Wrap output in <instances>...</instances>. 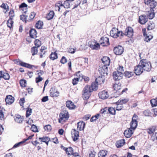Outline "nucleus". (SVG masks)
I'll list each match as a JSON object with an SVG mask.
<instances>
[{"mask_svg":"<svg viewBox=\"0 0 157 157\" xmlns=\"http://www.w3.org/2000/svg\"><path fill=\"white\" fill-rule=\"evenodd\" d=\"M44 129L47 132H50L52 130V127L49 124L47 125L44 127Z\"/></svg>","mask_w":157,"mask_h":157,"instance_id":"nucleus-53","label":"nucleus"},{"mask_svg":"<svg viewBox=\"0 0 157 157\" xmlns=\"http://www.w3.org/2000/svg\"><path fill=\"white\" fill-rule=\"evenodd\" d=\"M91 90L90 87V86L87 85L84 88L83 90V92L90 93V92H92Z\"/></svg>","mask_w":157,"mask_h":157,"instance_id":"nucleus-43","label":"nucleus"},{"mask_svg":"<svg viewBox=\"0 0 157 157\" xmlns=\"http://www.w3.org/2000/svg\"><path fill=\"white\" fill-rule=\"evenodd\" d=\"M9 16L10 18L9 19L12 20L13 17L14 16V12L13 10H10L9 12Z\"/></svg>","mask_w":157,"mask_h":157,"instance_id":"nucleus-58","label":"nucleus"},{"mask_svg":"<svg viewBox=\"0 0 157 157\" xmlns=\"http://www.w3.org/2000/svg\"><path fill=\"white\" fill-rule=\"evenodd\" d=\"M100 116V114L98 113L96 115L93 116L90 118V121L91 122H93L97 120Z\"/></svg>","mask_w":157,"mask_h":157,"instance_id":"nucleus-47","label":"nucleus"},{"mask_svg":"<svg viewBox=\"0 0 157 157\" xmlns=\"http://www.w3.org/2000/svg\"><path fill=\"white\" fill-rule=\"evenodd\" d=\"M155 28V24L152 22H149L147 23V29H153Z\"/></svg>","mask_w":157,"mask_h":157,"instance_id":"nucleus-44","label":"nucleus"},{"mask_svg":"<svg viewBox=\"0 0 157 157\" xmlns=\"http://www.w3.org/2000/svg\"><path fill=\"white\" fill-rule=\"evenodd\" d=\"M29 33L31 38H35L37 37L36 30H30Z\"/></svg>","mask_w":157,"mask_h":157,"instance_id":"nucleus-37","label":"nucleus"},{"mask_svg":"<svg viewBox=\"0 0 157 157\" xmlns=\"http://www.w3.org/2000/svg\"><path fill=\"white\" fill-rule=\"evenodd\" d=\"M83 79L84 82H87L90 79L88 77L83 76H81L80 75H79V81H82Z\"/></svg>","mask_w":157,"mask_h":157,"instance_id":"nucleus-48","label":"nucleus"},{"mask_svg":"<svg viewBox=\"0 0 157 157\" xmlns=\"http://www.w3.org/2000/svg\"><path fill=\"white\" fill-rule=\"evenodd\" d=\"M5 101L7 104L10 105L13 102L14 98L11 95L7 96L5 99Z\"/></svg>","mask_w":157,"mask_h":157,"instance_id":"nucleus-22","label":"nucleus"},{"mask_svg":"<svg viewBox=\"0 0 157 157\" xmlns=\"http://www.w3.org/2000/svg\"><path fill=\"white\" fill-rule=\"evenodd\" d=\"M151 104L152 107H153L157 105V97L155 99H152L150 100Z\"/></svg>","mask_w":157,"mask_h":157,"instance_id":"nucleus-46","label":"nucleus"},{"mask_svg":"<svg viewBox=\"0 0 157 157\" xmlns=\"http://www.w3.org/2000/svg\"><path fill=\"white\" fill-rule=\"evenodd\" d=\"M101 75H107L108 67L105 66H103L99 68L98 70Z\"/></svg>","mask_w":157,"mask_h":157,"instance_id":"nucleus-16","label":"nucleus"},{"mask_svg":"<svg viewBox=\"0 0 157 157\" xmlns=\"http://www.w3.org/2000/svg\"><path fill=\"white\" fill-rule=\"evenodd\" d=\"M85 123L83 121H79V130H83L85 128Z\"/></svg>","mask_w":157,"mask_h":157,"instance_id":"nucleus-49","label":"nucleus"},{"mask_svg":"<svg viewBox=\"0 0 157 157\" xmlns=\"http://www.w3.org/2000/svg\"><path fill=\"white\" fill-rule=\"evenodd\" d=\"M2 77L6 80H8L10 78V76L8 73H5L3 74H2Z\"/></svg>","mask_w":157,"mask_h":157,"instance_id":"nucleus-60","label":"nucleus"},{"mask_svg":"<svg viewBox=\"0 0 157 157\" xmlns=\"http://www.w3.org/2000/svg\"><path fill=\"white\" fill-rule=\"evenodd\" d=\"M140 57L141 60L140 61L139 63L144 70L147 72L150 71L152 67L150 62L146 59H142L140 56Z\"/></svg>","mask_w":157,"mask_h":157,"instance_id":"nucleus-1","label":"nucleus"},{"mask_svg":"<svg viewBox=\"0 0 157 157\" xmlns=\"http://www.w3.org/2000/svg\"><path fill=\"white\" fill-rule=\"evenodd\" d=\"M107 153V151H106L102 150L99 152L98 155L99 157H105Z\"/></svg>","mask_w":157,"mask_h":157,"instance_id":"nucleus-34","label":"nucleus"},{"mask_svg":"<svg viewBox=\"0 0 157 157\" xmlns=\"http://www.w3.org/2000/svg\"><path fill=\"white\" fill-rule=\"evenodd\" d=\"M50 58L52 60H54L58 58L57 53L56 52H52L50 56Z\"/></svg>","mask_w":157,"mask_h":157,"instance_id":"nucleus-40","label":"nucleus"},{"mask_svg":"<svg viewBox=\"0 0 157 157\" xmlns=\"http://www.w3.org/2000/svg\"><path fill=\"white\" fill-rule=\"evenodd\" d=\"M123 48L120 45L115 47L113 49L114 53L117 55H121L124 52Z\"/></svg>","mask_w":157,"mask_h":157,"instance_id":"nucleus-8","label":"nucleus"},{"mask_svg":"<svg viewBox=\"0 0 157 157\" xmlns=\"http://www.w3.org/2000/svg\"><path fill=\"white\" fill-rule=\"evenodd\" d=\"M148 19L145 15H141L139 18V22L141 24H145L147 21Z\"/></svg>","mask_w":157,"mask_h":157,"instance_id":"nucleus-18","label":"nucleus"},{"mask_svg":"<svg viewBox=\"0 0 157 157\" xmlns=\"http://www.w3.org/2000/svg\"><path fill=\"white\" fill-rule=\"evenodd\" d=\"M28 16L25 15H22L20 16V19L23 21H25V23L27 22V19Z\"/></svg>","mask_w":157,"mask_h":157,"instance_id":"nucleus-54","label":"nucleus"},{"mask_svg":"<svg viewBox=\"0 0 157 157\" xmlns=\"http://www.w3.org/2000/svg\"><path fill=\"white\" fill-rule=\"evenodd\" d=\"M66 105L69 109H73L76 108V106L74 105V103L70 101L66 102Z\"/></svg>","mask_w":157,"mask_h":157,"instance_id":"nucleus-25","label":"nucleus"},{"mask_svg":"<svg viewBox=\"0 0 157 157\" xmlns=\"http://www.w3.org/2000/svg\"><path fill=\"white\" fill-rule=\"evenodd\" d=\"M117 106L116 107V110L118 111H120L123 109L124 106L123 105L119 104V103H117V102L115 103Z\"/></svg>","mask_w":157,"mask_h":157,"instance_id":"nucleus-45","label":"nucleus"},{"mask_svg":"<svg viewBox=\"0 0 157 157\" xmlns=\"http://www.w3.org/2000/svg\"><path fill=\"white\" fill-rule=\"evenodd\" d=\"M132 129L130 128L125 130L124 134L125 137L127 138H130L132 136L133 132Z\"/></svg>","mask_w":157,"mask_h":157,"instance_id":"nucleus-20","label":"nucleus"},{"mask_svg":"<svg viewBox=\"0 0 157 157\" xmlns=\"http://www.w3.org/2000/svg\"><path fill=\"white\" fill-rule=\"evenodd\" d=\"M150 137V140L152 142H156L157 141V132L152 134L148 136Z\"/></svg>","mask_w":157,"mask_h":157,"instance_id":"nucleus-28","label":"nucleus"},{"mask_svg":"<svg viewBox=\"0 0 157 157\" xmlns=\"http://www.w3.org/2000/svg\"><path fill=\"white\" fill-rule=\"evenodd\" d=\"M124 74L125 77L127 78H130L134 75V73L132 72L127 71H125Z\"/></svg>","mask_w":157,"mask_h":157,"instance_id":"nucleus-35","label":"nucleus"},{"mask_svg":"<svg viewBox=\"0 0 157 157\" xmlns=\"http://www.w3.org/2000/svg\"><path fill=\"white\" fill-rule=\"evenodd\" d=\"M54 14V12L53 11H51L47 14L46 18L48 20H50L52 19Z\"/></svg>","mask_w":157,"mask_h":157,"instance_id":"nucleus-33","label":"nucleus"},{"mask_svg":"<svg viewBox=\"0 0 157 157\" xmlns=\"http://www.w3.org/2000/svg\"><path fill=\"white\" fill-rule=\"evenodd\" d=\"M32 113V109H31L28 108V109L26 111V116L27 117H28L30 115H31Z\"/></svg>","mask_w":157,"mask_h":157,"instance_id":"nucleus-64","label":"nucleus"},{"mask_svg":"<svg viewBox=\"0 0 157 157\" xmlns=\"http://www.w3.org/2000/svg\"><path fill=\"white\" fill-rule=\"evenodd\" d=\"M146 30H143V33L144 36L145 37L144 40L147 42H148L150 41L153 37V36L151 34V33H147L146 32Z\"/></svg>","mask_w":157,"mask_h":157,"instance_id":"nucleus-13","label":"nucleus"},{"mask_svg":"<svg viewBox=\"0 0 157 157\" xmlns=\"http://www.w3.org/2000/svg\"><path fill=\"white\" fill-rule=\"evenodd\" d=\"M144 71L143 68L139 63L138 65L134 67V73L137 75H141L143 72Z\"/></svg>","mask_w":157,"mask_h":157,"instance_id":"nucleus-4","label":"nucleus"},{"mask_svg":"<svg viewBox=\"0 0 157 157\" xmlns=\"http://www.w3.org/2000/svg\"><path fill=\"white\" fill-rule=\"evenodd\" d=\"M14 61L15 63H16L17 64H20L21 66L27 67L29 68H31L33 67H36L30 64L25 63L21 62L19 60L16 59Z\"/></svg>","mask_w":157,"mask_h":157,"instance_id":"nucleus-12","label":"nucleus"},{"mask_svg":"<svg viewBox=\"0 0 157 157\" xmlns=\"http://www.w3.org/2000/svg\"><path fill=\"white\" fill-rule=\"evenodd\" d=\"M117 71L119 73H121L123 74L124 72V67L122 66H119L117 68Z\"/></svg>","mask_w":157,"mask_h":157,"instance_id":"nucleus-51","label":"nucleus"},{"mask_svg":"<svg viewBox=\"0 0 157 157\" xmlns=\"http://www.w3.org/2000/svg\"><path fill=\"white\" fill-rule=\"evenodd\" d=\"M98 95L100 98L102 99H107L109 97L108 92L105 90L100 92L98 94Z\"/></svg>","mask_w":157,"mask_h":157,"instance_id":"nucleus-14","label":"nucleus"},{"mask_svg":"<svg viewBox=\"0 0 157 157\" xmlns=\"http://www.w3.org/2000/svg\"><path fill=\"white\" fill-rule=\"evenodd\" d=\"M90 47L92 49L98 50L100 48V45L98 43L95 42L94 44H90Z\"/></svg>","mask_w":157,"mask_h":157,"instance_id":"nucleus-29","label":"nucleus"},{"mask_svg":"<svg viewBox=\"0 0 157 157\" xmlns=\"http://www.w3.org/2000/svg\"><path fill=\"white\" fill-rule=\"evenodd\" d=\"M19 8L21 9L24 13H25L27 11V5L25 3H23L20 6Z\"/></svg>","mask_w":157,"mask_h":157,"instance_id":"nucleus-30","label":"nucleus"},{"mask_svg":"<svg viewBox=\"0 0 157 157\" xmlns=\"http://www.w3.org/2000/svg\"><path fill=\"white\" fill-rule=\"evenodd\" d=\"M90 96V93H83L82 94V97L84 100H86L84 102V105H86L87 104V100L89 98Z\"/></svg>","mask_w":157,"mask_h":157,"instance_id":"nucleus-23","label":"nucleus"},{"mask_svg":"<svg viewBox=\"0 0 157 157\" xmlns=\"http://www.w3.org/2000/svg\"><path fill=\"white\" fill-rule=\"evenodd\" d=\"M144 2L145 4L149 5L151 8H155L157 5V3L154 0H144Z\"/></svg>","mask_w":157,"mask_h":157,"instance_id":"nucleus-11","label":"nucleus"},{"mask_svg":"<svg viewBox=\"0 0 157 157\" xmlns=\"http://www.w3.org/2000/svg\"><path fill=\"white\" fill-rule=\"evenodd\" d=\"M63 149L65 150L66 153L68 155H73L75 157H77V156H78V153L73 152V148L71 147H69L68 148L64 147Z\"/></svg>","mask_w":157,"mask_h":157,"instance_id":"nucleus-5","label":"nucleus"},{"mask_svg":"<svg viewBox=\"0 0 157 157\" xmlns=\"http://www.w3.org/2000/svg\"><path fill=\"white\" fill-rule=\"evenodd\" d=\"M43 25V22L40 21H39L36 23L35 26L36 28L41 29Z\"/></svg>","mask_w":157,"mask_h":157,"instance_id":"nucleus-41","label":"nucleus"},{"mask_svg":"<svg viewBox=\"0 0 157 157\" xmlns=\"http://www.w3.org/2000/svg\"><path fill=\"white\" fill-rule=\"evenodd\" d=\"M129 99L128 98H125L124 99H120L118 100L117 101V103H119V104L123 105V104H126L128 101Z\"/></svg>","mask_w":157,"mask_h":157,"instance_id":"nucleus-32","label":"nucleus"},{"mask_svg":"<svg viewBox=\"0 0 157 157\" xmlns=\"http://www.w3.org/2000/svg\"><path fill=\"white\" fill-rule=\"evenodd\" d=\"M71 134L73 141H77L78 138V131L73 129L71 131Z\"/></svg>","mask_w":157,"mask_h":157,"instance_id":"nucleus-10","label":"nucleus"},{"mask_svg":"<svg viewBox=\"0 0 157 157\" xmlns=\"http://www.w3.org/2000/svg\"><path fill=\"white\" fill-rule=\"evenodd\" d=\"M100 43L103 46H107L110 44L109 38L104 36L101 38Z\"/></svg>","mask_w":157,"mask_h":157,"instance_id":"nucleus-6","label":"nucleus"},{"mask_svg":"<svg viewBox=\"0 0 157 157\" xmlns=\"http://www.w3.org/2000/svg\"><path fill=\"white\" fill-rule=\"evenodd\" d=\"M35 47H39L41 45V41L39 40L36 39L35 40Z\"/></svg>","mask_w":157,"mask_h":157,"instance_id":"nucleus-55","label":"nucleus"},{"mask_svg":"<svg viewBox=\"0 0 157 157\" xmlns=\"http://www.w3.org/2000/svg\"><path fill=\"white\" fill-rule=\"evenodd\" d=\"M108 113L112 115H115L116 114V110L114 108L108 107Z\"/></svg>","mask_w":157,"mask_h":157,"instance_id":"nucleus-31","label":"nucleus"},{"mask_svg":"<svg viewBox=\"0 0 157 157\" xmlns=\"http://www.w3.org/2000/svg\"><path fill=\"white\" fill-rule=\"evenodd\" d=\"M40 140H41V141L44 142H48L50 140V138L48 137H44L42 138H39Z\"/></svg>","mask_w":157,"mask_h":157,"instance_id":"nucleus-52","label":"nucleus"},{"mask_svg":"<svg viewBox=\"0 0 157 157\" xmlns=\"http://www.w3.org/2000/svg\"><path fill=\"white\" fill-rule=\"evenodd\" d=\"M23 116H21L19 115H17L15 118V121L18 123H21L23 121Z\"/></svg>","mask_w":157,"mask_h":157,"instance_id":"nucleus-36","label":"nucleus"},{"mask_svg":"<svg viewBox=\"0 0 157 157\" xmlns=\"http://www.w3.org/2000/svg\"><path fill=\"white\" fill-rule=\"evenodd\" d=\"M69 114L68 112L66 110H64L59 114V121L60 123L63 124L67 121L69 117Z\"/></svg>","mask_w":157,"mask_h":157,"instance_id":"nucleus-3","label":"nucleus"},{"mask_svg":"<svg viewBox=\"0 0 157 157\" xmlns=\"http://www.w3.org/2000/svg\"><path fill=\"white\" fill-rule=\"evenodd\" d=\"M50 95L51 97H56L59 94V92L55 88H52L50 90Z\"/></svg>","mask_w":157,"mask_h":157,"instance_id":"nucleus-19","label":"nucleus"},{"mask_svg":"<svg viewBox=\"0 0 157 157\" xmlns=\"http://www.w3.org/2000/svg\"><path fill=\"white\" fill-rule=\"evenodd\" d=\"M113 79L116 81H119L123 77V74L121 73H119L116 71L113 72Z\"/></svg>","mask_w":157,"mask_h":157,"instance_id":"nucleus-7","label":"nucleus"},{"mask_svg":"<svg viewBox=\"0 0 157 157\" xmlns=\"http://www.w3.org/2000/svg\"><path fill=\"white\" fill-rule=\"evenodd\" d=\"M20 83L21 86L22 87H25L26 86V81L25 80H21L20 81Z\"/></svg>","mask_w":157,"mask_h":157,"instance_id":"nucleus-57","label":"nucleus"},{"mask_svg":"<svg viewBox=\"0 0 157 157\" xmlns=\"http://www.w3.org/2000/svg\"><path fill=\"white\" fill-rule=\"evenodd\" d=\"M114 90L116 91V92L118 91V90L121 89V84L119 82L117 83H115L113 85Z\"/></svg>","mask_w":157,"mask_h":157,"instance_id":"nucleus-38","label":"nucleus"},{"mask_svg":"<svg viewBox=\"0 0 157 157\" xmlns=\"http://www.w3.org/2000/svg\"><path fill=\"white\" fill-rule=\"evenodd\" d=\"M91 116V115L90 114H86L82 118V119L84 121H86L90 119Z\"/></svg>","mask_w":157,"mask_h":157,"instance_id":"nucleus-56","label":"nucleus"},{"mask_svg":"<svg viewBox=\"0 0 157 157\" xmlns=\"http://www.w3.org/2000/svg\"><path fill=\"white\" fill-rule=\"evenodd\" d=\"M154 8H150V10L146 12L147 17L150 19H152L155 17V13L153 10Z\"/></svg>","mask_w":157,"mask_h":157,"instance_id":"nucleus-9","label":"nucleus"},{"mask_svg":"<svg viewBox=\"0 0 157 157\" xmlns=\"http://www.w3.org/2000/svg\"><path fill=\"white\" fill-rule=\"evenodd\" d=\"M98 84L95 81L93 82L90 86L91 91L93 92V91H95L98 89Z\"/></svg>","mask_w":157,"mask_h":157,"instance_id":"nucleus-26","label":"nucleus"},{"mask_svg":"<svg viewBox=\"0 0 157 157\" xmlns=\"http://www.w3.org/2000/svg\"><path fill=\"white\" fill-rule=\"evenodd\" d=\"M105 79V75H100L96 78L95 81L98 85H101L104 83Z\"/></svg>","mask_w":157,"mask_h":157,"instance_id":"nucleus-17","label":"nucleus"},{"mask_svg":"<svg viewBox=\"0 0 157 157\" xmlns=\"http://www.w3.org/2000/svg\"><path fill=\"white\" fill-rule=\"evenodd\" d=\"M118 30H111L110 32V36L114 38H117V31Z\"/></svg>","mask_w":157,"mask_h":157,"instance_id":"nucleus-42","label":"nucleus"},{"mask_svg":"<svg viewBox=\"0 0 157 157\" xmlns=\"http://www.w3.org/2000/svg\"><path fill=\"white\" fill-rule=\"evenodd\" d=\"M13 23V21H12V20H10V19H9L7 23L8 26L10 29L11 28L12 26V24Z\"/></svg>","mask_w":157,"mask_h":157,"instance_id":"nucleus-61","label":"nucleus"},{"mask_svg":"<svg viewBox=\"0 0 157 157\" xmlns=\"http://www.w3.org/2000/svg\"><path fill=\"white\" fill-rule=\"evenodd\" d=\"M1 7L4 9V10H6V12L7 11L9 10V7L7 6V4L6 5L4 3H3L2 4L1 6Z\"/></svg>","mask_w":157,"mask_h":157,"instance_id":"nucleus-62","label":"nucleus"},{"mask_svg":"<svg viewBox=\"0 0 157 157\" xmlns=\"http://www.w3.org/2000/svg\"><path fill=\"white\" fill-rule=\"evenodd\" d=\"M139 120V118L138 116L136 114H134L132 117V121L130 123V128L132 129H135L137 126Z\"/></svg>","mask_w":157,"mask_h":157,"instance_id":"nucleus-2","label":"nucleus"},{"mask_svg":"<svg viewBox=\"0 0 157 157\" xmlns=\"http://www.w3.org/2000/svg\"><path fill=\"white\" fill-rule=\"evenodd\" d=\"M125 144V140L124 139H121L117 142L116 145L117 147L119 148L123 146Z\"/></svg>","mask_w":157,"mask_h":157,"instance_id":"nucleus-27","label":"nucleus"},{"mask_svg":"<svg viewBox=\"0 0 157 157\" xmlns=\"http://www.w3.org/2000/svg\"><path fill=\"white\" fill-rule=\"evenodd\" d=\"M127 31L125 32L124 35H125L128 37H131L133 35V30H127Z\"/></svg>","mask_w":157,"mask_h":157,"instance_id":"nucleus-39","label":"nucleus"},{"mask_svg":"<svg viewBox=\"0 0 157 157\" xmlns=\"http://www.w3.org/2000/svg\"><path fill=\"white\" fill-rule=\"evenodd\" d=\"M37 48L38 47L35 46L31 48V52L33 56L37 54L38 52Z\"/></svg>","mask_w":157,"mask_h":157,"instance_id":"nucleus-50","label":"nucleus"},{"mask_svg":"<svg viewBox=\"0 0 157 157\" xmlns=\"http://www.w3.org/2000/svg\"><path fill=\"white\" fill-rule=\"evenodd\" d=\"M103 63L104 64V66H108L109 65L110 63V59L107 56H104L101 59Z\"/></svg>","mask_w":157,"mask_h":157,"instance_id":"nucleus-21","label":"nucleus"},{"mask_svg":"<svg viewBox=\"0 0 157 157\" xmlns=\"http://www.w3.org/2000/svg\"><path fill=\"white\" fill-rule=\"evenodd\" d=\"M31 130L34 132H38L37 127L34 124L32 125L31 127Z\"/></svg>","mask_w":157,"mask_h":157,"instance_id":"nucleus-63","label":"nucleus"},{"mask_svg":"<svg viewBox=\"0 0 157 157\" xmlns=\"http://www.w3.org/2000/svg\"><path fill=\"white\" fill-rule=\"evenodd\" d=\"M144 115L146 116H149L151 114V113L148 110H146L144 111L143 112Z\"/></svg>","mask_w":157,"mask_h":157,"instance_id":"nucleus-59","label":"nucleus"},{"mask_svg":"<svg viewBox=\"0 0 157 157\" xmlns=\"http://www.w3.org/2000/svg\"><path fill=\"white\" fill-rule=\"evenodd\" d=\"M47 48L45 46H42L41 47L40 52L39 53L40 58H42L45 56V54L46 53L45 50Z\"/></svg>","mask_w":157,"mask_h":157,"instance_id":"nucleus-24","label":"nucleus"},{"mask_svg":"<svg viewBox=\"0 0 157 157\" xmlns=\"http://www.w3.org/2000/svg\"><path fill=\"white\" fill-rule=\"evenodd\" d=\"M157 130V127L154 125L149 127L146 129L147 133L148 136L156 132V131Z\"/></svg>","mask_w":157,"mask_h":157,"instance_id":"nucleus-15","label":"nucleus"}]
</instances>
